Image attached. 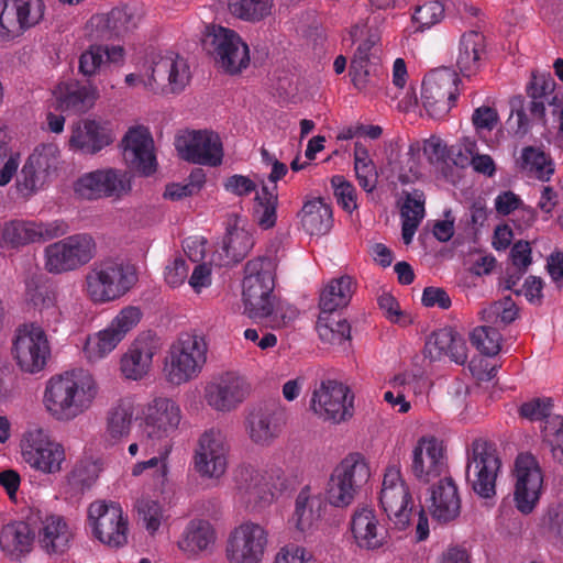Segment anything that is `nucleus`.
Segmentation results:
<instances>
[{
	"mask_svg": "<svg viewBox=\"0 0 563 563\" xmlns=\"http://www.w3.org/2000/svg\"><path fill=\"white\" fill-rule=\"evenodd\" d=\"M98 390L90 373L82 369L65 372L46 382L43 405L53 419L69 422L92 407Z\"/></svg>",
	"mask_w": 563,
	"mask_h": 563,
	"instance_id": "obj_1",
	"label": "nucleus"
},
{
	"mask_svg": "<svg viewBox=\"0 0 563 563\" xmlns=\"http://www.w3.org/2000/svg\"><path fill=\"white\" fill-rule=\"evenodd\" d=\"M379 504L393 529L405 531L416 521V541L420 542L429 537L428 517L422 508L415 505L410 489L401 477L400 467L396 464L389 465L385 471Z\"/></svg>",
	"mask_w": 563,
	"mask_h": 563,
	"instance_id": "obj_2",
	"label": "nucleus"
},
{
	"mask_svg": "<svg viewBox=\"0 0 563 563\" xmlns=\"http://www.w3.org/2000/svg\"><path fill=\"white\" fill-rule=\"evenodd\" d=\"M292 486L291 476L277 465L263 470L243 465L234 474V498L252 512L266 509Z\"/></svg>",
	"mask_w": 563,
	"mask_h": 563,
	"instance_id": "obj_3",
	"label": "nucleus"
},
{
	"mask_svg": "<svg viewBox=\"0 0 563 563\" xmlns=\"http://www.w3.org/2000/svg\"><path fill=\"white\" fill-rule=\"evenodd\" d=\"M134 265L115 258L93 263L84 280V292L96 305L115 301L125 296L137 283Z\"/></svg>",
	"mask_w": 563,
	"mask_h": 563,
	"instance_id": "obj_4",
	"label": "nucleus"
},
{
	"mask_svg": "<svg viewBox=\"0 0 563 563\" xmlns=\"http://www.w3.org/2000/svg\"><path fill=\"white\" fill-rule=\"evenodd\" d=\"M208 355L205 338L180 334L166 351L163 360L162 375L172 386H181L196 379L202 372Z\"/></svg>",
	"mask_w": 563,
	"mask_h": 563,
	"instance_id": "obj_5",
	"label": "nucleus"
},
{
	"mask_svg": "<svg viewBox=\"0 0 563 563\" xmlns=\"http://www.w3.org/2000/svg\"><path fill=\"white\" fill-rule=\"evenodd\" d=\"M167 80L168 91L178 93L190 80V70L185 58L174 53H152L143 69L125 76V84L132 88L156 91L158 80Z\"/></svg>",
	"mask_w": 563,
	"mask_h": 563,
	"instance_id": "obj_6",
	"label": "nucleus"
},
{
	"mask_svg": "<svg viewBox=\"0 0 563 563\" xmlns=\"http://www.w3.org/2000/svg\"><path fill=\"white\" fill-rule=\"evenodd\" d=\"M242 298L245 313L254 320H263L275 299V263L269 257L249 261L244 268Z\"/></svg>",
	"mask_w": 563,
	"mask_h": 563,
	"instance_id": "obj_7",
	"label": "nucleus"
},
{
	"mask_svg": "<svg viewBox=\"0 0 563 563\" xmlns=\"http://www.w3.org/2000/svg\"><path fill=\"white\" fill-rule=\"evenodd\" d=\"M203 48L213 58L217 68L238 75L250 65L247 44L233 30L220 25L207 26Z\"/></svg>",
	"mask_w": 563,
	"mask_h": 563,
	"instance_id": "obj_8",
	"label": "nucleus"
},
{
	"mask_svg": "<svg viewBox=\"0 0 563 563\" xmlns=\"http://www.w3.org/2000/svg\"><path fill=\"white\" fill-rule=\"evenodd\" d=\"M11 356L25 374L42 372L51 357V344L45 329L36 322L20 324L11 339Z\"/></svg>",
	"mask_w": 563,
	"mask_h": 563,
	"instance_id": "obj_9",
	"label": "nucleus"
},
{
	"mask_svg": "<svg viewBox=\"0 0 563 563\" xmlns=\"http://www.w3.org/2000/svg\"><path fill=\"white\" fill-rule=\"evenodd\" d=\"M97 254V243L88 233H77L44 249V267L51 274L74 272Z\"/></svg>",
	"mask_w": 563,
	"mask_h": 563,
	"instance_id": "obj_10",
	"label": "nucleus"
},
{
	"mask_svg": "<svg viewBox=\"0 0 563 563\" xmlns=\"http://www.w3.org/2000/svg\"><path fill=\"white\" fill-rule=\"evenodd\" d=\"M501 461L495 444L476 439L467 450L466 481L473 490L483 498L496 494V479Z\"/></svg>",
	"mask_w": 563,
	"mask_h": 563,
	"instance_id": "obj_11",
	"label": "nucleus"
},
{
	"mask_svg": "<svg viewBox=\"0 0 563 563\" xmlns=\"http://www.w3.org/2000/svg\"><path fill=\"white\" fill-rule=\"evenodd\" d=\"M371 470L365 457L351 453L334 468L327 486V499L334 507H346L358 489L367 483Z\"/></svg>",
	"mask_w": 563,
	"mask_h": 563,
	"instance_id": "obj_12",
	"label": "nucleus"
},
{
	"mask_svg": "<svg viewBox=\"0 0 563 563\" xmlns=\"http://www.w3.org/2000/svg\"><path fill=\"white\" fill-rule=\"evenodd\" d=\"M21 453L25 463L43 474H56L66 461L65 448L40 427L30 428L21 439Z\"/></svg>",
	"mask_w": 563,
	"mask_h": 563,
	"instance_id": "obj_13",
	"label": "nucleus"
},
{
	"mask_svg": "<svg viewBox=\"0 0 563 563\" xmlns=\"http://www.w3.org/2000/svg\"><path fill=\"white\" fill-rule=\"evenodd\" d=\"M141 319L142 311L139 307L122 308L104 329L87 336L84 346L86 358L89 362H98L107 357L139 324Z\"/></svg>",
	"mask_w": 563,
	"mask_h": 563,
	"instance_id": "obj_14",
	"label": "nucleus"
},
{
	"mask_svg": "<svg viewBox=\"0 0 563 563\" xmlns=\"http://www.w3.org/2000/svg\"><path fill=\"white\" fill-rule=\"evenodd\" d=\"M310 409L324 421L344 422L354 413V394L341 382L322 380L312 391Z\"/></svg>",
	"mask_w": 563,
	"mask_h": 563,
	"instance_id": "obj_15",
	"label": "nucleus"
},
{
	"mask_svg": "<svg viewBox=\"0 0 563 563\" xmlns=\"http://www.w3.org/2000/svg\"><path fill=\"white\" fill-rule=\"evenodd\" d=\"M67 231L68 225L62 220L14 219L0 224V247L18 250L62 236Z\"/></svg>",
	"mask_w": 563,
	"mask_h": 563,
	"instance_id": "obj_16",
	"label": "nucleus"
},
{
	"mask_svg": "<svg viewBox=\"0 0 563 563\" xmlns=\"http://www.w3.org/2000/svg\"><path fill=\"white\" fill-rule=\"evenodd\" d=\"M142 440L173 444L170 437L177 431L181 421V409L172 398L154 397L142 411Z\"/></svg>",
	"mask_w": 563,
	"mask_h": 563,
	"instance_id": "obj_17",
	"label": "nucleus"
},
{
	"mask_svg": "<svg viewBox=\"0 0 563 563\" xmlns=\"http://www.w3.org/2000/svg\"><path fill=\"white\" fill-rule=\"evenodd\" d=\"M132 189L131 178L126 172L103 168L81 175L74 183L75 194L85 200L111 198L120 200Z\"/></svg>",
	"mask_w": 563,
	"mask_h": 563,
	"instance_id": "obj_18",
	"label": "nucleus"
},
{
	"mask_svg": "<svg viewBox=\"0 0 563 563\" xmlns=\"http://www.w3.org/2000/svg\"><path fill=\"white\" fill-rule=\"evenodd\" d=\"M268 545V532L260 523L244 521L229 534L225 558L229 563H261Z\"/></svg>",
	"mask_w": 563,
	"mask_h": 563,
	"instance_id": "obj_19",
	"label": "nucleus"
},
{
	"mask_svg": "<svg viewBox=\"0 0 563 563\" xmlns=\"http://www.w3.org/2000/svg\"><path fill=\"white\" fill-rule=\"evenodd\" d=\"M252 391L247 378L234 371L213 376L203 388V399L218 412H231L243 404Z\"/></svg>",
	"mask_w": 563,
	"mask_h": 563,
	"instance_id": "obj_20",
	"label": "nucleus"
},
{
	"mask_svg": "<svg viewBox=\"0 0 563 563\" xmlns=\"http://www.w3.org/2000/svg\"><path fill=\"white\" fill-rule=\"evenodd\" d=\"M179 156L192 164L218 167L224 157L220 135L211 130H186L175 141Z\"/></svg>",
	"mask_w": 563,
	"mask_h": 563,
	"instance_id": "obj_21",
	"label": "nucleus"
},
{
	"mask_svg": "<svg viewBox=\"0 0 563 563\" xmlns=\"http://www.w3.org/2000/svg\"><path fill=\"white\" fill-rule=\"evenodd\" d=\"M230 444L225 434L216 428L206 430L198 439L194 466L202 478H221L229 464Z\"/></svg>",
	"mask_w": 563,
	"mask_h": 563,
	"instance_id": "obj_22",
	"label": "nucleus"
},
{
	"mask_svg": "<svg viewBox=\"0 0 563 563\" xmlns=\"http://www.w3.org/2000/svg\"><path fill=\"white\" fill-rule=\"evenodd\" d=\"M514 478L515 506L522 515H529L538 506L543 488V473L532 454L520 453L517 456Z\"/></svg>",
	"mask_w": 563,
	"mask_h": 563,
	"instance_id": "obj_23",
	"label": "nucleus"
},
{
	"mask_svg": "<svg viewBox=\"0 0 563 563\" xmlns=\"http://www.w3.org/2000/svg\"><path fill=\"white\" fill-rule=\"evenodd\" d=\"M88 521L95 537L102 543L119 548L128 542V518L118 503H91L88 508Z\"/></svg>",
	"mask_w": 563,
	"mask_h": 563,
	"instance_id": "obj_24",
	"label": "nucleus"
},
{
	"mask_svg": "<svg viewBox=\"0 0 563 563\" xmlns=\"http://www.w3.org/2000/svg\"><path fill=\"white\" fill-rule=\"evenodd\" d=\"M411 473L421 483L429 484L449 475L445 446L434 435L421 437L411 453Z\"/></svg>",
	"mask_w": 563,
	"mask_h": 563,
	"instance_id": "obj_25",
	"label": "nucleus"
},
{
	"mask_svg": "<svg viewBox=\"0 0 563 563\" xmlns=\"http://www.w3.org/2000/svg\"><path fill=\"white\" fill-rule=\"evenodd\" d=\"M457 75L449 69L435 70L422 81V102L430 117L444 118L455 104L459 89Z\"/></svg>",
	"mask_w": 563,
	"mask_h": 563,
	"instance_id": "obj_26",
	"label": "nucleus"
},
{
	"mask_svg": "<svg viewBox=\"0 0 563 563\" xmlns=\"http://www.w3.org/2000/svg\"><path fill=\"white\" fill-rule=\"evenodd\" d=\"M550 398H536L521 405L520 416L531 421L545 419L543 438L551 448L552 456L563 464V417L551 416Z\"/></svg>",
	"mask_w": 563,
	"mask_h": 563,
	"instance_id": "obj_27",
	"label": "nucleus"
},
{
	"mask_svg": "<svg viewBox=\"0 0 563 563\" xmlns=\"http://www.w3.org/2000/svg\"><path fill=\"white\" fill-rule=\"evenodd\" d=\"M153 148V139L144 126L131 128L122 140L125 163L143 175H151L155 172L156 159Z\"/></svg>",
	"mask_w": 563,
	"mask_h": 563,
	"instance_id": "obj_28",
	"label": "nucleus"
},
{
	"mask_svg": "<svg viewBox=\"0 0 563 563\" xmlns=\"http://www.w3.org/2000/svg\"><path fill=\"white\" fill-rule=\"evenodd\" d=\"M157 351V342L152 335H139L120 358L121 375L130 380L143 379L151 372Z\"/></svg>",
	"mask_w": 563,
	"mask_h": 563,
	"instance_id": "obj_29",
	"label": "nucleus"
},
{
	"mask_svg": "<svg viewBox=\"0 0 563 563\" xmlns=\"http://www.w3.org/2000/svg\"><path fill=\"white\" fill-rule=\"evenodd\" d=\"M429 510L439 522H450L459 517L461 498L454 479L448 475L432 484L430 488Z\"/></svg>",
	"mask_w": 563,
	"mask_h": 563,
	"instance_id": "obj_30",
	"label": "nucleus"
},
{
	"mask_svg": "<svg viewBox=\"0 0 563 563\" xmlns=\"http://www.w3.org/2000/svg\"><path fill=\"white\" fill-rule=\"evenodd\" d=\"M350 528L355 544L361 549L377 550L386 542L384 528L372 508H356L352 515Z\"/></svg>",
	"mask_w": 563,
	"mask_h": 563,
	"instance_id": "obj_31",
	"label": "nucleus"
},
{
	"mask_svg": "<svg viewBox=\"0 0 563 563\" xmlns=\"http://www.w3.org/2000/svg\"><path fill=\"white\" fill-rule=\"evenodd\" d=\"M110 131L95 120H81L71 126L69 147L81 154L93 155L111 144Z\"/></svg>",
	"mask_w": 563,
	"mask_h": 563,
	"instance_id": "obj_32",
	"label": "nucleus"
},
{
	"mask_svg": "<svg viewBox=\"0 0 563 563\" xmlns=\"http://www.w3.org/2000/svg\"><path fill=\"white\" fill-rule=\"evenodd\" d=\"M145 455H152L148 460L135 463L131 468L132 476H141L145 472H150L155 486L163 488L169 474L168 459L173 450V444L156 443L141 440Z\"/></svg>",
	"mask_w": 563,
	"mask_h": 563,
	"instance_id": "obj_33",
	"label": "nucleus"
},
{
	"mask_svg": "<svg viewBox=\"0 0 563 563\" xmlns=\"http://www.w3.org/2000/svg\"><path fill=\"white\" fill-rule=\"evenodd\" d=\"M53 93L59 110L74 113L88 111L99 97L97 87L77 80L60 82Z\"/></svg>",
	"mask_w": 563,
	"mask_h": 563,
	"instance_id": "obj_34",
	"label": "nucleus"
},
{
	"mask_svg": "<svg viewBox=\"0 0 563 563\" xmlns=\"http://www.w3.org/2000/svg\"><path fill=\"white\" fill-rule=\"evenodd\" d=\"M74 530L62 516L51 515L43 521L38 531V541L46 553L64 554L74 540Z\"/></svg>",
	"mask_w": 563,
	"mask_h": 563,
	"instance_id": "obj_35",
	"label": "nucleus"
},
{
	"mask_svg": "<svg viewBox=\"0 0 563 563\" xmlns=\"http://www.w3.org/2000/svg\"><path fill=\"white\" fill-rule=\"evenodd\" d=\"M325 507L322 496L312 493L311 488L306 486L296 497L290 522L300 532L310 531L321 520Z\"/></svg>",
	"mask_w": 563,
	"mask_h": 563,
	"instance_id": "obj_36",
	"label": "nucleus"
},
{
	"mask_svg": "<svg viewBox=\"0 0 563 563\" xmlns=\"http://www.w3.org/2000/svg\"><path fill=\"white\" fill-rule=\"evenodd\" d=\"M217 533L209 520L195 518L185 527L177 548L187 556H197L208 551L216 542Z\"/></svg>",
	"mask_w": 563,
	"mask_h": 563,
	"instance_id": "obj_37",
	"label": "nucleus"
},
{
	"mask_svg": "<svg viewBox=\"0 0 563 563\" xmlns=\"http://www.w3.org/2000/svg\"><path fill=\"white\" fill-rule=\"evenodd\" d=\"M282 429L280 418L273 410H254L246 419V432L258 446H269L279 437Z\"/></svg>",
	"mask_w": 563,
	"mask_h": 563,
	"instance_id": "obj_38",
	"label": "nucleus"
},
{
	"mask_svg": "<svg viewBox=\"0 0 563 563\" xmlns=\"http://www.w3.org/2000/svg\"><path fill=\"white\" fill-rule=\"evenodd\" d=\"M34 531L24 521H13L0 530V548L12 559H19L32 550Z\"/></svg>",
	"mask_w": 563,
	"mask_h": 563,
	"instance_id": "obj_39",
	"label": "nucleus"
},
{
	"mask_svg": "<svg viewBox=\"0 0 563 563\" xmlns=\"http://www.w3.org/2000/svg\"><path fill=\"white\" fill-rule=\"evenodd\" d=\"M355 289L356 283L349 275L331 279L320 294V313L332 314L334 311L346 307Z\"/></svg>",
	"mask_w": 563,
	"mask_h": 563,
	"instance_id": "obj_40",
	"label": "nucleus"
},
{
	"mask_svg": "<svg viewBox=\"0 0 563 563\" xmlns=\"http://www.w3.org/2000/svg\"><path fill=\"white\" fill-rule=\"evenodd\" d=\"M299 217L302 229L310 235H324L333 225L332 208L322 198L305 202Z\"/></svg>",
	"mask_w": 563,
	"mask_h": 563,
	"instance_id": "obj_41",
	"label": "nucleus"
},
{
	"mask_svg": "<svg viewBox=\"0 0 563 563\" xmlns=\"http://www.w3.org/2000/svg\"><path fill=\"white\" fill-rule=\"evenodd\" d=\"M518 170L528 177L548 181L554 174V164L548 153L538 146H526L516 158Z\"/></svg>",
	"mask_w": 563,
	"mask_h": 563,
	"instance_id": "obj_42",
	"label": "nucleus"
},
{
	"mask_svg": "<svg viewBox=\"0 0 563 563\" xmlns=\"http://www.w3.org/2000/svg\"><path fill=\"white\" fill-rule=\"evenodd\" d=\"M484 54V36L481 33L472 31L462 36L456 66L463 76L471 77L477 74Z\"/></svg>",
	"mask_w": 563,
	"mask_h": 563,
	"instance_id": "obj_43",
	"label": "nucleus"
},
{
	"mask_svg": "<svg viewBox=\"0 0 563 563\" xmlns=\"http://www.w3.org/2000/svg\"><path fill=\"white\" fill-rule=\"evenodd\" d=\"M29 295L30 301L38 311L42 328L55 332L63 318L55 291L46 287H36Z\"/></svg>",
	"mask_w": 563,
	"mask_h": 563,
	"instance_id": "obj_44",
	"label": "nucleus"
},
{
	"mask_svg": "<svg viewBox=\"0 0 563 563\" xmlns=\"http://www.w3.org/2000/svg\"><path fill=\"white\" fill-rule=\"evenodd\" d=\"M134 408L130 399L118 400L107 413L106 437L111 441L126 438L132 429Z\"/></svg>",
	"mask_w": 563,
	"mask_h": 563,
	"instance_id": "obj_45",
	"label": "nucleus"
},
{
	"mask_svg": "<svg viewBox=\"0 0 563 563\" xmlns=\"http://www.w3.org/2000/svg\"><path fill=\"white\" fill-rule=\"evenodd\" d=\"M402 220L401 236L406 245L410 244L413 235L424 218V196L415 190L405 196L400 209Z\"/></svg>",
	"mask_w": 563,
	"mask_h": 563,
	"instance_id": "obj_46",
	"label": "nucleus"
},
{
	"mask_svg": "<svg viewBox=\"0 0 563 563\" xmlns=\"http://www.w3.org/2000/svg\"><path fill=\"white\" fill-rule=\"evenodd\" d=\"M102 471V463L86 459L77 462L66 476V492L71 496L82 494L98 479Z\"/></svg>",
	"mask_w": 563,
	"mask_h": 563,
	"instance_id": "obj_47",
	"label": "nucleus"
},
{
	"mask_svg": "<svg viewBox=\"0 0 563 563\" xmlns=\"http://www.w3.org/2000/svg\"><path fill=\"white\" fill-rule=\"evenodd\" d=\"M317 331L323 343L346 351L351 339V327L345 319L335 320L331 314L320 313L317 321Z\"/></svg>",
	"mask_w": 563,
	"mask_h": 563,
	"instance_id": "obj_48",
	"label": "nucleus"
},
{
	"mask_svg": "<svg viewBox=\"0 0 563 563\" xmlns=\"http://www.w3.org/2000/svg\"><path fill=\"white\" fill-rule=\"evenodd\" d=\"M275 187L269 190L264 186L261 192L256 194L254 205V219L264 230L273 228L277 219L278 196Z\"/></svg>",
	"mask_w": 563,
	"mask_h": 563,
	"instance_id": "obj_49",
	"label": "nucleus"
},
{
	"mask_svg": "<svg viewBox=\"0 0 563 563\" xmlns=\"http://www.w3.org/2000/svg\"><path fill=\"white\" fill-rule=\"evenodd\" d=\"M14 9L22 35L37 25L44 18L45 3L43 0H10Z\"/></svg>",
	"mask_w": 563,
	"mask_h": 563,
	"instance_id": "obj_50",
	"label": "nucleus"
},
{
	"mask_svg": "<svg viewBox=\"0 0 563 563\" xmlns=\"http://www.w3.org/2000/svg\"><path fill=\"white\" fill-rule=\"evenodd\" d=\"M111 24L113 33L122 36L137 26L139 18L128 8H114L108 14L93 15V23L97 25Z\"/></svg>",
	"mask_w": 563,
	"mask_h": 563,
	"instance_id": "obj_51",
	"label": "nucleus"
},
{
	"mask_svg": "<svg viewBox=\"0 0 563 563\" xmlns=\"http://www.w3.org/2000/svg\"><path fill=\"white\" fill-rule=\"evenodd\" d=\"M253 245L252 235L245 229L239 227L229 230L223 241L227 256L235 262L243 260Z\"/></svg>",
	"mask_w": 563,
	"mask_h": 563,
	"instance_id": "obj_52",
	"label": "nucleus"
},
{
	"mask_svg": "<svg viewBox=\"0 0 563 563\" xmlns=\"http://www.w3.org/2000/svg\"><path fill=\"white\" fill-rule=\"evenodd\" d=\"M482 320L488 323L508 324L512 322L518 314V309L514 300L507 296L503 300L492 302L481 310Z\"/></svg>",
	"mask_w": 563,
	"mask_h": 563,
	"instance_id": "obj_53",
	"label": "nucleus"
},
{
	"mask_svg": "<svg viewBox=\"0 0 563 563\" xmlns=\"http://www.w3.org/2000/svg\"><path fill=\"white\" fill-rule=\"evenodd\" d=\"M471 343L483 354L494 356L500 351L501 334L492 327H477L470 335Z\"/></svg>",
	"mask_w": 563,
	"mask_h": 563,
	"instance_id": "obj_54",
	"label": "nucleus"
},
{
	"mask_svg": "<svg viewBox=\"0 0 563 563\" xmlns=\"http://www.w3.org/2000/svg\"><path fill=\"white\" fill-rule=\"evenodd\" d=\"M445 7L442 0H423L412 15L417 30L423 31L439 23L444 16Z\"/></svg>",
	"mask_w": 563,
	"mask_h": 563,
	"instance_id": "obj_55",
	"label": "nucleus"
},
{
	"mask_svg": "<svg viewBox=\"0 0 563 563\" xmlns=\"http://www.w3.org/2000/svg\"><path fill=\"white\" fill-rule=\"evenodd\" d=\"M139 520L143 523L148 533L158 531L163 521L162 506L152 499L142 498L136 503Z\"/></svg>",
	"mask_w": 563,
	"mask_h": 563,
	"instance_id": "obj_56",
	"label": "nucleus"
},
{
	"mask_svg": "<svg viewBox=\"0 0 563 563\" xmlns=\"http://www.w3.org/2000/svg\"><path fill=\"white\" fill-rule=\"evenodd\" d=\"M382 74L379 62L363 63V62H351L350 75L352 77L353 85L358 90H364L369 85H375Z\"/></svg>",
	"mask_w": 563,
	"mask_h": 563,
	"instance_id": "obj_57",
	"label": "nucleus"
},
{
	"mask_svg": "<svg viewBox=\"0 0 563 563\" xmlns=\"http://www.w3.org/2000/svg\"><path fill=\"white\" fill-rule=\"evenodd\" d=\"M10 0H0V42L8 43L22 35Z\"/></svg>",
	"mask_w": 563,
	"mask_h": 563,
	"instance_id": "obj_58",
	"label": "nucleus"
},
{
	"mask_svg": "<svg viewBox=\"0 0 563 563\" xmlns=\"http://www.w3.org/2000/svg\"><path fill=\"white\" fill-rule=\"evenodd\" d=\"M452 328H442L434 331L426 342L424 352L431 360H438L445 355L456 336Z\"/></svg>",
	"mask_w": 563,
	"mask_h": 563,
	"instance_id": "obj_59",
	"label": "nucleus"
},
{
	"mask_svg": "<svg viewBox=\"0 0 563 563\" xmlns=\"http://www.w3.org/2000/svg\"><path fill=\"white\" fill-rule=\"evenodd\" d=\"M58 157L59 150L57 145L48 143L36 146L29 156L27 162L48 176L49 170L56 168Z\"/></svg>",
	"mask_w": 563,
	"mask_h": 563,
	"instance_id": "obj_60",
	"label": "nucleus"
},
{
	"mask_svg": "<svg viewBox=\"0 0 563 563\" xmlns=\"http://www.w3.org/2000/svg\"><path fill=\"white\" fill-rule=\"evenodd\" d=\"M298 317V310L290 303L272 301V309L263 318L273 329H282L290 325Z\"/></svg>",
	"mask_w": 563,
	"mask_h": 563,
	"instance_id": "obj_61",
	"label": "nucleus"
},
{
	"mask_svg": "<svg viewBox=\"0 0 563 563\" xmlns=\"http://www.w3.org/2000/svg\"><path fill=\"white\" fill-rule=\"evenodd\" d=\"M47 179V176L34 167L26 161L24 164L20 178L18 180V187L24 195H32L35 191L43 188Z\"/></svg>",
	"mask_w": 563,
	"mask_h": 563,
	"instance_id": "obj_62",
	"label": "nucleus"
},
{
	"mask_svg": "<svg viewBox=\"0 0 563 563\" xmlns=\"http://www.w3.org/2000/svg\"><path fill=\"white\" fill-rule=\"evenodd\" d=\"M273 563H320L308 549L287 544L280 548L274 556Z\"/></svg>",
	"mask_w": 563,
	"mask_h": 563,
	"instance_id": "obj_63",
	"label": "nucleus"
},
{
	"mask_svg": "<svg viewBox=\"0 0 563 563\" xmlns=\"http://www.w3.org/2000/svg\"><path fill=\"white\" fill-rule=\"evenodd\" d=\"M331 184L334 189L338 203L341 205L345 211L352 212L356 208V192L353 185L340 175L333 176Z\"/></svg>",
	"mask_w": 563,
	"mask_h": 563,
	"instance_id": "obj_64",
	"label": "nucleus"
}]
</instances>
